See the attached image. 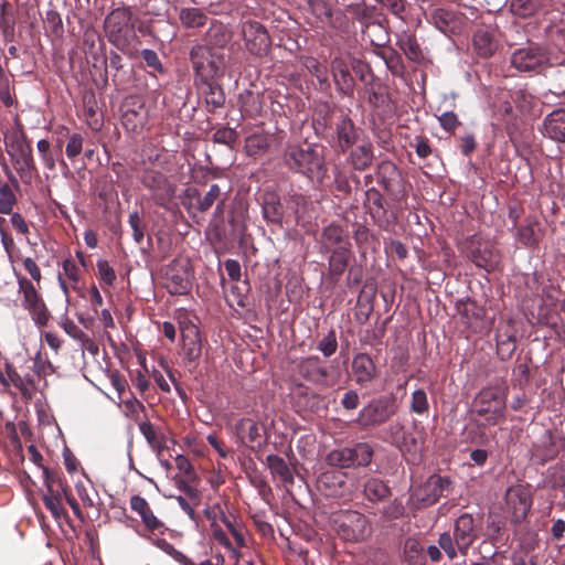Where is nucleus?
Returning <instances> with one entry per match:
<instances>
[{
  "mask_svg": "<svg viewBox=\"0 0 565 565\" xmlns=\"http://www.w3.org/2000/svg\"><path fill=\"white\" fill-rule=\"evenodd\" d=\"M160 463L167 477L184 493V495L177 497L179 505L191 520L195 521L194 507L199 505L201 501V492L198 489L200 478L191 461H160Z\"/></svg>",
  "mask_w": 565,
  "mask_h": 565,
  "instance_id": "f257e3e1",
  "label": "nucleus"
},
{
  "mask_svg": "<svg viewBox=\"0 0 565 565\" xmlns=\"http://www.w3.org/2000/svg\"><path fill=\"white\" fill-rule=\"evenodd\" d=\"M282 159L289 170L300 173L311 181L321 182L326 175L322 148L318 145H288Z\"/></svg>",
  "mask_w": 565,
  "mask_h": 565,
  "instance_id": "f03ea898",
  "label": "nucleus"
},
{
  "mask_svg": "<svg viewBox=\"0 0 565 565\" xmlns=\"http://www.w3.org/2000/svg\"><path fill=\"white\" fill-rule=\"evenodd\" d=\"M190 60L195 72V82H205L224 74L230 54L226 51L194 45L190 51Z\"/></svg>",
  "mask_w": 565,
  "mask_h": 565,
  "instance_id": "7ed1b4c3",
  "label": "nucleus"
},
{
  "mask_svg": "<svg viewBox=\"0 0 565 565\" xmlns=\"http://www.w3.org/2000/svg\"><path fill=\"white\" fill-rule=\"evenodd\" d=\"M507 396L505 384L484 387L473 398L472 412L483 417L488 425H495L504 417Z\"/></svg>",
  "mask_w": 565,
  "mask_h": 565,
  "instance_id": "20e7f679",
  "label": "nucleus"
},
{
  "mask_svg": "<svg viewBox=\"0 0 565 565\" xmlns=\"http://www.w3.org/2000/svg\"><path fill=\"white\" fill-rule=\"evenodd\" d=\"M477 539L473 519L470 514H461L455 522L454 535L449 532L440 534L438 544L450 559L457 556V551L466 555L471 544Z\"/></svg>",
  "mask_w": 565,
  "mask_h": 565,
  "instance_id": "39448f33",
  "label": "nucleus"
},
{
  "mask_svg": "<svg viewBox=\"0 0 565 565\" xmlns=\"http://www.w3.org/2000/svg\"><path fill=\"white\" fill-rule=\"evenodd\" d=\"M34 467L41 472L46 493L43 495L45 508L58 520L67 515L63 505V499L70 491L67 483L51 468L43 466L42 461H33Z\"/></svg>",
  "mask_w": 565,
  "mask_h": 565,
  "instance_id": "423d86ee",
  "label": "nucleus"
},
{
  "mask_svg": "<svg viewBox=\"0 0 565 565\" xmlns=\"http://www.w3.org/2000/svg\"><path fill=\"white\" fill-rule=\"evenodd\" d=\"M548 51L533 42L514 50L510 56V65L519 73L530 76L541 74L547 66H551Z\"/></svg>",
  "mask_w": 565,
  "mask_h": 565,
  "instance_id": "0eeeda50",
  "label": "nucleus"
},
{
  "mask_svg": "<svg viewBox=\"0 0 565 565\" xmlns=\"http://www.w3.org/2000/svg\"><path fill=\"white\" fill-rule=\"evenodd\" d=\"M238 28L247 53L258 58L268 54L271 47V38L263 23L248 19L242 21Z\"/></svg>",
  "mask_w": 565,
  "mask_h": 565,
  "instance_id": "6e6552de",
  "label": "nucleus"
},
{
  "mask_svg": "<svg viewBox=\"0 0 565 565\" xmlns=\"http://www.w3.org/2000/svg\"><path fill=\"white\" fill-rule=\"evenodd\" d=\"M4 142L8 154L11 157L18 172L23 173L34 168L32 147L21 129H15L6 135Z\"/></svg>",
  "mask_w": 565,
  "mask_h": 565,
  "instance_id": "1a4fd4ad",
  "label": "nucleus"
},
{
  "mask_svg": "<svg viewBox=\"0 0 565 565\" xmlns=\"http://www.w3.org/2000/svg\"><path fill=\"white\" fill-rule=\"evenodd\" d=\"M397 411L394 395L380 396L372 399L359 414V423L363 426H375L387 422Z\"/></svg>",
  "mask_w": 565,
  "mask_h": 565,
  "instance_id": "9d476101",
  "label": "nucleus"
},
{
  "mask_svg": "<svg viewBox=\"0 0 565 565\" xmlns=\"http://www.w3.org/2000/svg\"><path fill=\"white\" fill-rule=\"evenodd\" d=\"M450 482L447 478L437 475L430 476L423 484L416 488L409 498L414 509H425L435 504L448 489Z\"/></svg>",
  "mask_w": 565,
  "mask_h": 565,
  "instance_id": "9b49d317",
  "label": "nucleus"
},
{
  "mask_svg": "<svg viewBox=\"0 0 565 565\" xmlns=\"http://www.w3.org/2000/svg\"><path fill=\"white\" fill-rule=\"evenodd\" d=\"M141 182L151 192L154 203L161 207H167L175 194V185L158 170L145 171Z\"/></svg>",
  "mask_w": 565,
  "mask_h": 565,
  "instance_id": "f8f14e48",
  "label": "nucleus"
},
{
  "mask_svg": "<svg viewBox=\"0 0 565 565\" xmlns=\"http://www.w3.org/2000/svg\"><path fill=\"white\" fill-rule=\"evenodd\" d=\"M505 512L513 523L525 520L531 507L532 495L529 487L516 484L505 491Z\"/></svg>",
  "mask_w": 565,
  "mask_h": 565,
  "instance_id": "ddd939ff",
  "label": "nucleus"
},
{
  "mask_svg": "<svg viewBox=\"0 0 565 565\" xmlns=\"http://www.w3.org/2000/svg\"><path fill=\"white\" fill-rule=\"evenodd\" d=\"M360 75L364 87L361 89V97L366 100L373 108H380L387 102V96L383 85L375 79L370 67L363 62L355 61V77Z\"/></svg>",
  "mask_w": 565,
  "mask_h": 565,
  "instance_id": "4468645a",
  "label": "nucleus"
},
{
  "mask_svg": "<svg viewBox=\"0 0 565 565\" xmlns=\"http://www.w3.org/2000/svg\"><path fill=\"white\" fill-rule=\"evenodd\" d=\"M130 20L131 13L126 8L115 9L107 15L105 30L111 43L120 45L128 41L131 33Z\"/></svg>",
  "mask_w": 565,
  "mask_h": 565,
  "instance_id": "2eb2a0df",
  "label": "nucleus"
},
{
  "mask_svg": "<svg viewBox=\"0 0 565 565\" xmlns=\"http://www.w3.org/2000/svg\"><path fill=\"white\" fill-rule=\"evenodd\" d=\"M181 350L185 361L196 363L202 353V341L199 328L191 321H181Z\"/></svg>",
  "mask_w": 565,
  "mask_h": 565,
  "instance_id": "dca6fc26",
  "label": "nucleus"
},
{
  "mask_svg": "<svg viewBox=\"0 0 565 565\" xmlns=\"http://www.w3.org/2000/svg\"><path fill=\"white\" fill-rule=\"evenodd\" d=\"M236 434L250 449L260 447L265 440L264 426L250 418H243L237 423Z\"/></svg>",
  "mask_w": 565,
  "mask_h": 565,
  "instance_id": "f3484780",
  "label": "nucleus"
},
{
  "mask_svg": "<svg viewBox=\"0 0 565 565\" xmlns=\"http://www.w3.org/2000/svg\"><path fill=\"white\" fill-rule=\"evenodd\" d=\"M468 257L480 268H483L488 271L494 269L499 262L500 256L498 252L488 243H478L475 245V242H471V246L468 252Z\"/></svg>",
  "mask_w": 565,
  "mask_h": 565,
  "instance_id": "a211bd4d",
  "label": "nucleus"
},
{
  "mask_svg": "<svg viewBox=\"0 0 565 565\" xmlns=\"http://www.w3.org/2000/svg\"><path fill=\"white\" fill-rule=\"evenodd\" d=\"M148 120V110L142 103L134 102L132 104H126L121 122L127 131L138 132L140 131Z\"/></svg>",
  "mask_w": 565,
  "mask_h": 565,
  "instance_id": "6ab92c4d",
  "label": "nucleus"
},
{
  "mask_svg": "<svg viewBox=\"0 0 565 565\" xmlns=\"http://www.w3.org/2000/svg\"><path fill=\"white\" fill-rule=\"evenodd\" d=\"M544 136L557 142H565V108L553 110L543 122Z\"/></svg>",
  "mask_w": 565,
  "mask_h": 565,
  "instance_id": "aec40b11",
  "label": "nucleus"
},
{
  "mask_svg": "<svg viewBox=\"0 0 565 565\" xmlns=\"http://www.w3.org/2000/svg\"><path fill=\"white\" fill-rule=\"evenodd\" d=\"M263 217L268 223L281 225L284 209L278 194L275 191L266 190L262 196Z\"/></svg>",
  "mask_w": 565,
  "mask_h": 565,
  "instance_id": "412c9836",
  "label": "nucleus"
},
{
  "mask_svg": "<svg viewBox=\"0 0 565 565\" xmlns=\"http://www.w3.org/2000/svg\"><path fill=\"white\" fill-rule=\"evenodd\" d=\"M200 93L203 95L209 111H214L225 103V94L221 85L214 79L195 82Z\"/></svg>",
  "mask_w": 565,
  "mask_h": 565,
  "instance_id": "4be33fe9",
  "label": "nucleus"
},
{
  "mask_svg": "<svg viewBox=\"0 0 565 565\" xmlns=\"http://www.w3.org/2000/svg\"><path fill=\"white\" fill-rule=\"evenodd\" d=\"M231 39V32L224 24L212 23L205 33V43L200 45L209 47L210 50L226 51V45Z\"/></svg>",
  "mask_w": 565,
  "mask_h": 565,
  "instance_id": "5701e85b",
  "label": "nucleus"
},
{
  "mask_svg": "<svg viewBox=\"0 0 565 565\" xmlns=\"http://www.w3.org/2000/svg\"><path fill=\"white\" fill-rule=\"evenodd\" d=\"M166 276L168 291L172 295H183L191 287L189 271L183 266H171Z\"/></svg>",
  "mask_w": 565,
  "mask_h": 565,
  "instance_id": "b1692460",
  "label": "nucleus"
},
{
  "mask_svg": "<svg viewBox=\"0 0 565 565\" xmlns=\"http://www.w3.org/2000/svg\"><path fill=\"white\" fill-rule=\"evenodd\" d=\"M331 523L337 537L351 545L353 540V513L348 510L335 512L332 514Z\"/></svg>",
  "mask_w": 565,
  "mask_h": 565,
  "instance_id": "393cba45",
  "label": "nucleus"
},
{
  "mask_svg": "<svg viewBox=\"0 0 565 565\" xmlns=\"http://www.w3.org/2000/svg\"><path fill=\"white\" fill-rule=\"evenodd\" d=\"M130 508L140 515L142 523L149 531L154 532L163 526V523L153 514L147 500L141 495L136 494L130 498Z\"/></svg>",
  "mask_w": 565,
  "mask_h": 565,
  "instance_id": "a878e982",
  "label": "nucleus"
},
{
  "mask_svg": "<svg viewBox=\"0 0 565 565\" xmlns=\"http://www.w3.org/2000/svg\"><path fill=\"white\" fill-rule=\"evenodd\" d=\"M332 73L337 87L347 95L353 93V76L351 75V65L343 58L335 57L332 61Z\"/></svg>",
  "mask_w": 565,
  "mask_h": 565,
  "instance_id": "bb28decb",
  "label": "nucleus"
},
{
  "mask_svg": "<svg viewBox=\"0 0 565 565\" xmlns=\"http://www.w3.org/2000/svg\"><path fill=\"white\" fill-rule=\"evenodd\" d=\"M220 514L222 523L226 526L227 531L231 533L235 541V546L233 545L235 553H233V555L238 556L239 554L237 548L247 546V529L242 523V521L237 520L235 516H228L222 510H220Z\"/></svg>",
  "mask_w": 565,
  "mask_h": 565,
  "instance_id": "cd10ccee",
  "label": "nucleus"
},
{
  "mask_svg": "<svg viewBox=\"0 0 565 565\" xmlns=\"http://www.w3.org/2000/svg\"><path fill=\"white\" fill-rule=\"evenodd\" d=\"M361 23V40L364 44H370L379 49L386 43L387 34L382 24L375 21Z\"/></svg>",
  "mask_w": 565,
  "mask_h": 565,
  "instance_id": "c85d7f7f",
  "label": "nucleus"
},
{
  "mask_svg": "<svg viewBox=\"0 0 565 565\" xmlns=\"http://www.w3.org/2000/svg\"><path fill=\"white\" fill-rule=\"evenodd\" d=\"M397 45L409 61L419 64L425 60L424 52L414 34L403 32L397 39Z\"/></svg>",
  "mask_w": 565,
  "mask_h": 565,
  "instance_id": "c756f323",
  "label": "nucleus"
},
{
  "mask_svg": "<svg viewBox=\"0 0 565 565\" xmlns=\"http://www.w3.org/2000/svg\"><path fill=\"white\" fill-rule=\"evenodd\" d=\"M0 382L4 387L13 385L26 398L32 397V390L28 386V384L24 382V379L15 371L13 365L9 362H6L4 373H0Z\"/></svg>",
  "mask_w": 565,
  "mask_h": 565,
  "instance_id": "7c9ffc66",
  "label": "nucleus"
},
{
  "mask_svg": "<svg viewBox=\"0 0 565 565\" xmlns=\"http://www.w3.org/2000/svg\"><path fill=\"white\" fill-rule=\"evenodd\" d=\"M216 510H221L218 507L215 508H206L204 510V515L207 520L211 521V535L215 542L225 547L228 552L235 553V548L233 547V543L227 536V533L221 529V526L216 523L217 512Z\"/></svg>",
  "mask_w": 565,
  "mask_h": 565,
  "instance_id": "2f4dec72",
  "label": "nucleus"
},
{
  "mask_svg": "<svg viewBox=\"0 0 565 565\" xmlns=\"http://www.w3.org/2000/svg\"><path fill=\"white\" fill-rule=\"evenodd\" d=\"M473 49L480 57H490L497 50V43L492 34L484 29H479L475 32Z\"/></svg>",
  "mask_w": 565,
  "mask_h": 565,
  "instance_id": "473e14b6",
  "label": "nucleus"
},
{
  "mask_svg": "<svg viewBox=\"0 0 565 565\" xmlns=\"http://www.w3.org/2000/svg\"><path fill=\"white\" fill-rule=\"evenodd\" d=\"M274 477L279 478L285 487L294 483V475H299L298 466L294 461H267Z\"/></svg>",
  "mask_w": 565,
  "mask_h": 565,
  "instance_id": "72a5a7b5",
  "label": "nucleus"
},
{
  "mask_svg": "<svg viewBox=\"0 0 565 565\" xmlns=\"http://www.w3.org/2000/svg\"><path fill=\"white\" fill-rule=\"evenodd\" d=\"M338 148L342 152L348 153V159L353 158L352 137H353V121L345 118L337 127Z\"/></svg>",
  "mask_w": 565,
  "mask_h": 565,
  "instance_id": "f704fd0d",
  "label": "nucleus"
},
{
  "mask_svg": "<svg viewBox=\"0 0 565 565\" xmlns=\"http://www.w3.org/2000/svg\"><path fill=\"white\" fill-rule=\"evenodd\" d=\"M519 241L525 246H534L542 238L540 223L535 220H526L518 231Z\"/></svg>",
  "mask_w": 565,
  "mask_h": 565,
  "instance_id": "c9c22d12",
  "label": "nucleus"
},
{
  "mask_svg": "<svg viewBox=\"0 0 565 565\" xmlns=\"http://www.w3.org/2000/svg\"><path fill=\"white\" fill-rule=\"evenodd\" d=\"M179 19L185 28L199 29L205 25L207 15L200 8H182Z\"/></svg>",
  "mask_w": 565,
  "mask_h": 565,
  "instance_id": "e433bc0d",
  "label": "nucleus"
},
{
  "mask_svg": "<svg viewBox=\"0 0 565 565\" xmlns=\"http://www.w3.org/2000/svg\"><path fill=\"white\" fill-rule=\"evenodd\" d=\"M375 375V365L372 359L366 354L355 355V382L363 383L370 381Z\"/></svg>",
  "mask_w": 565,
  "mask_h": 565,
  "instance_id": "4c0bfd02",
  "label": "nucleus"
},
{
  "mask_svg": "<svg viewBox=\"0 0 565 565\" xmlns=\"http://www.w3.org/2000/svg\"><path fill=\"white\" fill-rule=\"evenodd\" d=\"M18 285L19 291L23 294V307L25 309L43 301L35 287L28 278L18 277Z\"/></svg>",
  "mask_w": 565,
  "mask_h": 565,
  "instance_id": "58836bf2",
  "label": "nucleus"
},
{
  "mask_svg": "<svg viewBox=\"0 0 565 565\" xmlns=\"http://www.w3.org/2000/svg\"><path fill=\"white\" fill-rule=\"evenodd\" d=\"M497 349L501 360L510 359L516 349L515 337L509 332L499 330L497 334Z\"/></svg>",
  "mask_w": 565,
  "mask_h": 565,
  "instance_id": "ea45409f",
  "label": "nucleus"
},
{
  "mask_svg": "<svg viewBox=\"0 0 565 565\" xmlns=\"http://www.w3.org/2000/svg\"><path fill=\"white\" fill-rule=\"evenodd\" d=\"M510 10L514 15L529 18L536 13L541 7L540 0H510Z\"/></svg>",
  "mask_w": 565,
  "mask_h": 565,
  "instance_id": "a19ab883",
  "label": "nucleus"
},
{
  "mask_svg": "<svg viewBox=\"0 0 565 565\" xmlns=\"http://www.w3.org/2000/svg\"><path fill=\"white\" fill-rule=\"evenodd\" d=\"M318 483L320 487H324V488H329V489L337 488V487L342 488V486L344 484V475L342 471L337 470V469L324 471L320 475V477L318 479ZM337 493H338L337 489H333L330 492L331 495H335Z\"/></svg>",
  "mask_w": 565,
  "mask_h": 565,
  "instance_id": "79ce46f5",
  "label": "nucleus"
},
{
  "mask_svg": "<svg viewBox=\"0 0 565 565\" xmlns=\"http://www.w3.org/2000/svg\"><path fill=\"white\" fill-rule=\"evenodd\" d=\"M89 483L90 491L86 483L82 481H76L75 490L77 495L79 497L83 505L85 508H96V500L99 499L97 491L93 488V484L89 479H87Z\"/></svg>",
  "mask_w": 565,
  "mask_h": 565,
  "instance_id": "37998d69",
  "label": "nucleus"
},
{
  "mask_svg": "<svg viewBox=\"0 0 565 565\" xmlns=\"http://www.w3.org/2000/svg\"><path fill=\"white\" fill-rule=\"evenodd\" d=\"M364 204L374 217L384 213L383 198L377 190L370 188L364 191Z\"/></svg>",
  "mask_w": 565,
  "mask_h": 565,
  "instance_id": "c03bdc74",
  "label": "nucleus"
},
{
  "mask_svg": "<svg viewBox=\"0 0 565 565\" xmlns=\"http://www.w3.org/2000/svg\"><path fill=\"white\" fill-rule=\"evenodd\" d=\"M388 494V488L377 479L369 480L364 486V495L370 501H379Z\"/></svg>",
  "mask_w": 565,
  "mask_h": 565,
  "instance_id": "a18cd8bd",
  "label": "nucleus"
},
{
  "mask_svg": "<svg viewBox=\"0 0 565 565\" xmlns=\"http://www.w3.org/2000/svg\"><path fill=\"white\" fill-rule=\"evenodd\" d=\"M36 149L40 153L44 167L53 171L55 169L56 158L53 150L51 149L50 141L46 139L39 140L36 143Z\"/></svg>",
  "mask_w": 565,
  "mask_h": 565,
  "instance_id": "49530a36",
  "label": "nucleus"
},
{
  "mask_svg": "<svg viewBox=\"0 0 565 565\" xmlns=\"http://www.w3.org/2000/svg\"><path fill=\"white\" fill-rule=\"evenodd\" d=\"M373 160L372 145L363 141L355 149V170L366 168Z\"/></svg>",
  "mask_w": 565,
  "mask_h": 565,
  "instance_id": "de8ad7c7",
  "label": "nucleus"
},
{
  "mask_svg": "<svg viewBox=\"0 0 565 565\" xmlns=\"http://www.w3.org/2000/svg\"><path fill=\"white\" fill-rule=\"evenodd\" d=\"M430 20L436 25V28L445 32L454 21V14L447 9L436 8L430 13Z\"/></svg>",
  "mask_w": 565,
  "mask_h": 565,
  "instance_id": "09e8293b",
  "label": "nucleus"
},
{
  "mask_svg": "<svg viewBox=\"0 0 565 565\" xmlns=\"http://www.w3.org/2000/svg\"><path fill=\"white\" fill-rule=\"evenodd\" d=\"M31 315L32 320L39 327H44L50 320V312L43 301L26 309Z\"/></svg>",
  "mask_w": 565,
  "mask_h": 565,
  "instance_id": "8fccbe9b",
  "label": "nucleus"
},
{
  "mask_svg": "<svg viewBox=\"0 0 565 565\" xmlns=\"http://www.w3.org/2000/svg\"><path fill=\"white\" fill-rule=\"evenodd\" d=\"M221 194V189L217 184H212L209 189V191L204 194L203 198H200L198 200V210L200 212H206L212 207V205L215 203L216 199Z\"/></svg>",
  "mask_w": 565,
  "mask_h": 565,
  "instance_id": "3c124183",
  "label": "nucleus"
},
{
  "mask_svg": "<svg viewBox=\"0 0 565 565\" xmlns=\"http://www.w3.org/2000/svg\"><path fill=\"white\" fill-rule=\"evenodd\" d=\"M140 56L145 61L147 67L151 68L152 72L160 74L164 73V67L156 51L150 49H143L140 51Z\"/></svg>",
  "mask_w": 565,
  "mask_h": 565,
  "instance_id": "603ef678",
  "label": "nucleus"
},
{
  "mask_svg": "<svg viewBox=\"0 0 565 565\" xmlns=\"http://www.w3.org/2000/svg\"><path fill=\"white\" fill-rule=\"evenodd\" d=\"M84 138L81 134H72L68 137L65 153L68 159L74 160L83 151Z\"/></svg>",
  "mask_w": 565,
  "mask_h": 565,
  "instance_id": "864d4df0",
  "label": "nucleus"
},
{
  "mask_svg": "<svg viewBox=\"0 0 565 565\" xmlns=\"http://www.w3.org/2000/svg\"><path fill=\"white\" fill-rule=\"evenodd\" d=\"M428 409V399L424 390H416L412 395L411 411L416 414H424Z\"/></svg>",
  "mask_w": 565,
  "mask_h": 565,
  "instance_id": "5fc2aeb1",
  "label": "nucleus"
},
{
  "mask_svg": "<svg viewBox=\"0 0 565 565\" xmlns=\"http://www.w3.org/2000/svg\"><path fill=\"white\" fill-rule=\"evenodd\" d=\"M14 195L10 186L4 183L0 186V213L9 214L14 203Z\"/></svg>",
  "mask_w": 565,
  "mask_h": 565,
  "instance_id": "6e6d98bb",
  "label": "nucleus"
},
{
  "mask_svg": "<svg viewBox=\"0 0 565 565\" xmlns=\"http://www.w3.org/2000/svg\"><path fill=\"white\" fill-rule=\"evenodd\" d=\"M62 276L64 275L68 280L73 282V288H77L79 281V269L74 260L67 258L62 264Z\"/></svg>",
  "mask_w": 565,
  "mask_h": 565,
  "instance_id": "4d7b16f0",
  "label": "nucleus"
},
{
  "mask_svg": "<svg viewBox=\"0 0 565 565\" xmlns=\"http://www.w3.org/2000/svg\"><path fill=\"white\" fill-rule=\"evenodd\" d=\"M236 131L233 128L222 127L213 134V141L221 145H232L236 140Z\"/></svg>",
  "mask_w": 565,
  "mask_h": 565,
  "instance_id": "13d9d810",
  "label": "nucleus"
},
{
  "mask_svg": "<svg viewBox=\"0 0 565 565\" xmlns=\"http://www.w3.org/2000/svg\"><path fill=\"white\" fill-rule=\"evenodd\" d=\"M97 269L100 279L108 286H111L116 280V274L114 268L108 264L107 260L99 259L97 262Z\"/></svg>",
  "mask_w": 565,
  "mask_h": 565,
  "instance_id": "bf43d9fd",
  "label": "nucleus"
},
{
  "mask_svg": "<svg viewBox=\"0 0 565 565\" xmlns=\"http://www.w3.org/2000/svg\"><path fill=\"white\" fill-rule=\"evenodd\" d=\"M169 554L181 565H214V563L209 558L202 561L200 564H195L191 558L175 550L173 546L169 545Z\"/></svg>",
  "mask_w": 565,
  "mask_h": 565,
  "instance_id": "052dcab7",
  "label": "nucleus"
},
{
  "mask_svg": "<svg viewBox=\"0 0 565 565\" xmlns=\"http://www.w3.org/2000/svg\"><path fill=\"white\" fill-rule=\"evenodd\" d=\"M224 268L232 281H239L242 277L241 264L236 259H226Z\"/></svg>",
  "mask_w": 565,
  "mask_h": 565,
  "instance_id": "680f3d73",
  "label": "nucleus"
},
{
  "mask_svg": "<svg viewBox=\"0 0 565 565\" xmlns=\"http://www.w3.org/2000/svg\"><path fill=\"white\" fill-rule=\"evenodd\" d=\"M438 120L440 126L447 131H452L459 125L458 117L452 111L441 114Z\"/></svg>",
  "mask_w": 565,
  "mask_h": 565,
  "instance_id": "e2e57ef3",
  "label": "nucleus"
},
{
  "mask_svg": "<svg viewBox=\"0 0 565 565\" xmlns=\"http://www.w3.org/2000/svg\"><path fill=\"white\" fill-rule=\"evenodd\" d=\"M319 350L323 353L324 356L332 355L337 350V341L333 334H329L324 337L318 345Z\"/></svg>",
  "mask_w": 565,
  "mask_h": 565,
  "instance_id": "0e129e2a",
  "label": "nucleus"
},
{
  "mask_svg": "<svg viewBox=\"0 0 565 565\" xmlns=\"http://www.w3.org/2000/svg\"><path fill=\"white\" fill-rule=\"evenodd\" d=\"M383 7L388 9L393 14L402 17L405 10L403 0H377Z\"/></svg>",
  "mask_w": 565,
  "mask_h": 565,
  "instance_id": "69168bd1",
  "label": "nucleus"
},
{
  "mask_svg": "<svg viewBox=\"0 0 565 565\" xmlns=\"http://www.w3.org/2000/svg\"><path fill=\"white\" fill-rule=\"evenodd\" d=\"M23 266L24 269L30 274L32 279H34L35 281L41 280V270L31 257H26L23 259Z\"/></svg>",
  "mask_w": 565,
  "mask_h": 565,
  "instance_id": "338daca9",
  "label": "nucleus"
},
{
  "mask_svg": "<svg viewBox=\"0 0 565 565\" xmlns=\"http://www.w3.org/2000/svg\"><path fill=\"white\" fill-rule=\"evenodd\" d=\"M206 440L220 457H222V458L226 457L227 452H226L225 445L221 439L217 438L216 435L210 434L206 437Z\"/></svg>",
  "mask_w": 565,
  "mask_h": 565,
  "instance_id": "774afa93",
  "label": "nucleus"
}]
</instances>
